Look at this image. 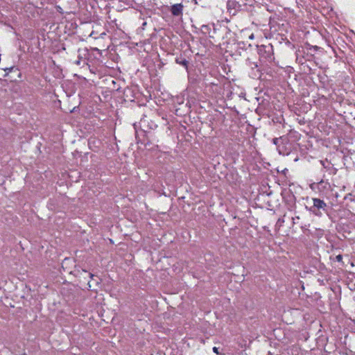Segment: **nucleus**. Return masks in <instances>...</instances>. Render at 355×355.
<instances>
[{
	"label": "nucleus",
	"instance_id": "nucleus-1",
	"mask_svg": "<svg viewBox=\"0 0 355 355\" xmlns=\"http://www.w3.org/2000/svg\"><path fill=\"white\" fill-rule=\"evenodd\" d=\"M140 126L143 127L144 128H147L148 130H155L157 128V124L153 120L144 118L140 121ZM134 128L135 129L136 139H137L139 141H140L141 144H144L145 146L149 144L150 140L148 134H150V132H148V130L146 129H142L141 130V134L143 135L144 138L141 139L139 138V133L137 130L136 124H134Z\"/></svg>",
	"mask_w": 355,
	"mask_h": 355
},
{
	"label": "nucleus",
	"instance_id": "nucleus-2",
	"mask_svg": "<svg viewBox=\"0 0 355 355\" xmlns=\"http://www.w3.org/2000/svg\"><path fill=\"white\" fill-rule=\"evenodd\" d=\"M313 205L309 209V210L315 216L321 217L323 213L329 215L328 206L327 203L320 198H313Z\"/></svg>",
	"mask_w": 355,
	"mask_h": 355
},
{
	"label": "nucleus",
	"instance_id": "nucleus-3",
	"mask_svg": "<svg viewBox=\"0 0 355 355\" xmlns=\"http://www.w3.org/2000/svg\"><path fill=\"white\" fill-rule=\"evenodd\" d=\"M6 71L4 76L8 77L10 81L17 82L18 78H21V73L17 67H10L3 69Z\"/></svg>",
	"mask_w": 355,
	"mask_h": 355
},
{
	"label": "nucleus",
	"instance_id": "nucleus-4",
	"mask_svg": "<svg viewBox=\"0 0 355 355\" xmlns=\"http://www.w3.org/2000/svg\"><path fill=\"white\" fill-rule=\"evenodd\" d=\"M81 275H87L90 280L88 282L87 285L89 289H94L95 286H98L101 282V279L97 275H94L91 272H88L85 270H83L80 272Z\"/></svg>",
	"mask_w": 355,
	"mask_h": 355
},
{
	"label": "nucleus",
	"instance_id": "nucleus-5",
	"mask_svg": "<svg viewBox=\"0 0 355 355\" xmlns=\"http://www.w3.org/2000/svg\"><path fill=\"white\" fill-rule=\"evenodd\" d=\"M184 8V6L182 3H180L168 7V10L174 17H182L183 15Z\"/></svg>",
	"mask_w": 355,
	"mask_h": 355
},
{
	"label": "nucleus",
	"instance_id": "nucleus-6",
	"mask_svg": "<svg viewBox=\"0 0 355 355\" xmlns=\"http://www.w3.org/2000/svg\"><path fill=\"white\" fill-rule=\"evenodd\" d=\"M213 26V33H211V27L209 25H202L201 27L202 33L204 34H208L210 38L214 39L218 37V31H220V28H217L214 26V24H212Z\"/></svg>",
	"mask_w": 355,
	"mask_h": 355
},
{
	"label": "nucleus",
	"instance_id": "nucleus-7",
	"mask_svg": "<svg viewBox=\"0 0 355 355\" xmlns=\"http://www.w3.org/2000/svg\"><path fill=\"white\" fill-rule=\"evenodd\" d=\"M246 64L248 67H250L252 71V76L253 78H260L261 73L259 65L257 62L251 61L250 59L246 60Z\"/></svg>",
	"mask_w": 355,
	"mask_h": 355
},
{
	"label": "nucleus",
	"instance_id": "nucleus-8",
	"mask_svg": "<svg viewBox=\"0 0 355 355\" xmlns=\"http://www.w3.org/2000/svg\"><path fill=\"white\" fill-rule=\"evenodd\" d=\"M284 202L292 206L295 204L296 198L293 192L289 191L285 196L283 197Z\"/></svg>",
	"mask_w": 355,
	"mask_h": 355
},
{
	"label": "nucleus",
	"instance_id": "nucleus-9",
	"mask_svg": "<svg viewBox=\"0 0 355 355\" xmlns=\"http://www.w3.org/2000/svg\"><path fill=\"white\" fill-rule=\"evenodd\" d=\"M175 62L183 66L184 68L188 69L189 67V61L182 55L175 58Z\"/></svg>",
	"mask_w": 355,
	"mask_h": 355
},
{
	"label": "nucleus",
	"instance_id": "nucleus-10",
	"mask_svg": "<svg viewBox=\"0 0 355 355\" xmlns=\"http://www.w3.org/2000/svg\"><path fill=\"white\" fill-rule=\"evenodd\" d=\"M238 49L243 50H248V49H251L252 45L251 44H248V42L241 41L237 43Z\"/></svg>",
	"mask_w": 355,
	"mask_h": 355
},
{
	"label": "nucleus",
	"instance_id": "nucleus-11",
	"mask_svg": "<svg viewBox=\"0 0 355 355\" xmlns=\"http://www.w3.org/2000/svg\"><path fill=\"white\" fill-rule=\"evenodd\" d=\"M344 199H345V200H349L350 202H355V196H353L352 193H347V194L345 196Z\"/></svg>",
	"mask_w": 355,
	"mask_h": 355
},
{
	"label": "nucleus",
	"instance_id": "nucleus-12",
	"mask_svg": "<svg viewBox=\"0 0 355 355\" xmlns=\"http://www.w3.org/2000/svg\"><path fill=\"white\" fill-rule=\"evenodd\" d=\"M282 141V137L279 138H273L272 143L277 146V148H279V143Z\"/></svg>",
	"mask_w": 355,
	"mask_h": 355
},
{
	"label": "nucleus",
	"instance_id": "nucleus-13",
	"mask_svg": "<svg viewBox=\"0 0 355 355\" xmlns=\"http://www.w3.org/2000/svg\"><path fill=\"white\" fill-rule=\"evenodd\" d=\"M334 261H336L339 263H341L342 266L344 265V263L343 261V256L342 254H338L337 256H336V257L333 259Z\"/></svg>",
	"mask_w": 355,
	"mask_h": 355
},
{
	"label": "nucleus",
	"instance_id": "nucleus-14",
	"mask_svg": "<svg viewBox=\"0 0 355 355\" xmlns=\"http://www.w3.org/2000/svg\"><path fill=\"white\" fill-rule=\"evenodd\" d=\"M308 46H309L308 49L309 50H313L314 51H317L320 49V47H319L318 46H313V45H310V44H308Z\"/></svg>",
	"mask_w": 355,
	"mask_h": 355
},
{
	"label": "nucleus",
	"instance_id": "nucleus-15",
	"mask_svg": "<svg viewBox=\"0 0 355 355\" xmlns=\"http://www.w3.org/2000/svg\"><path fill=\"white\" fill-rule=\"evenodd\" d=\"M284 222L283 218H279L277 221L276 225H281Z\"/></svg>",
	"mask_w": 355,
	"mask_h": 355
},
{
	"label": "nucleus",
	"instance_id": "nucleus-16",
	"mask_svg": "<svg viewBox=\"0 0 355 355\" xmlns=\"http://www.w3.org/2000/svg\"><path fill=\"white\" fill-rule=\"evenodd\" d=\"M213 352L217 354H218V349L216 347H213Z\"/></svg>",
	"mask_w": 355,
	"mask_h": 355
},
{
	"label": "nucleus",
	"instance_id": "nucleus-17",
	"mask_svg": "<svg viewBox=\"0 0 355 355\" xmlns=\"http://www.w3.org/2000/svg\"><path fill=\"white\" fill-rule=\"evenodd\" d=\"M266 58L268 60H271L273 58H272V55H270L268 53V55H267V56H266Z\"/></svg>",
	"mask_w": 355,
	"mask_h": 355
},
{
	"label": "nucleus",
	"instance_id": "nucleus-18",
	"mask_svg": "<svg viewBox=\"0 0 355 355\" xmlns=\"http://www.w3.org/2000/svg\"><path fill=\"white\" fill-rule=\"evenodd\" d=\"M56 9H57V10H58L59 12H60V13H62V8H61V7H60V6H58L56 7Z\"/></svg>",
	"mask_w": 355,
	"mask_h": 355
},
{
	"label": "nucleus",
	"instance_id": "nucleus-19",
	"mask_svg": "<svg viewBox=\"0 0 355 355\" xmlns=\"http://www.w3.org/2000/svg\"><path fill=\"white\" fill-rule=\"evenodd\" d=\"M254 34H253V33H252V34L249 36V39H250V40H253V39H254Z\"/></svg>",
	"mask_w": 355,
	"mask_h": 355
},
{
	"label": "nucleus",
	"instance_id": "nucleus-20",
	"mask_svg": "<svg viewBox=\"0 0 355 355\" xmlns=\"http://www.w3.org/2000/svg\"><path fill=\"white\" fill-rule=\"evenodd\" d=\"M75 63L77 64V65H80V58H79L78 60L76 61Z\"/></svg>",
	"mask_w": 355,
	"mask_h": 355
},
{
	"label": "nucleus",
	"instance_id": "nucleus-21",
	"mask_svg": "<svg viewBox=\"0 0 355 355\" xmlns=\"http://www.w3.org/2000/svg\"><path fill=\"white\" fill-rule=\"evenodd\" d=\"M320 163L322 164V166H324V168H327V166H325V164H324V161H322V160H321V161H320Z\"/></svg>",
	"mask_w": 355,
	"mask_h": 355
},
{
	"label": "nucleus",
	"instance_id": "nucleus-22",
	"mask_svg": "<svg viewBox=\"0 0 355 355\" xmlns=\"http://www.w3.org/2000/svg\"><path fill=\"white\" fill-rule=\"evenodd\" d=\"M287 171H288V169L285 168V169L282 171V173H283L284 174H286V173Z\"/></svg>",
	"mask_w": 355,
	"mask_h": 355
},
{
	"label": "nucleus",
	"instance_id": "nucleus-23",
	"mask_svg": "<svg viewBox=\"0 0 355 355\" xmlns=\"http://www.w3.org/2000/svg\"><path fill=\"white\" fill-rule=\"evenodd\" d=\"M322 355H328V352L327 351H324V352Z\"/></svg>",
	"mask_w": 355,
	"mask_h": 355
},
{
	"label": "nucleus",
	"instance_id": "nucleus-24",
	"mask_svg": "<svg viewBox=\"0 0 355 355\" xmlns=\"http://www.w3.org/2000/svg\"><path fill=\"white\" fill-rule=\"evenodd\" d=\"M237 4H238V8H241V4L239 3V2H237Z\"/></svg>",
	"mask_w": 355,
	"mask_h": 355
},
{
	"label": "nucleus",
	"instance_id": "nucleus-25",
	"mask_svg": "<svg viewBox=\"0 0 355 355\" xmlns=\"http://www.w3.org/2000/svg\"><path fill=\"white\" fill-rule=\"evenodd\" d=\"M323 182H324V181H323L322 180H321L318 182V184H322V183H323Z\"/></svg>",
	"mask_w": 355,
	"mask_h": 355
},
{
	"label": "nucleus",
	"instance_id": "nucleus-26",
	"mask_svg": "<svg viewBox=\"0 0 355 355\" xmlns=\"http://www.w3.org/2000/svg\"><path fill=\"white\" fill-rule=\"evenodd\" d=\"M332 170L334 171V173H336V168H332Z\"/></svg>",
	"mask_w": 355,
	"mask_h": 355
},
{
	"label": "nucleus",
	"instance_id": "nucleus-27",
	"mask_svg": "<svg viewBox=\"0 0 355 355\" xmlns=\"http://www.w3.org/2000/svg\"><path fill=\"white\" fill-rule=\"evenodd\" d=\"M232 3V4L234 3V2H233V1H228V3H229V4H230V3Z\"/></svg>",
	"mask_w": 355,
	"mask_h": 355
},
{
	"label": "nucleus",
	"instance_id": "nucleus-28",
	"mask_svg": "<svg viewBox=\"0 0 355 355\" xmlns=\"http://www.w3.org/2000/svg\"><path fill=\"white\" fill-rule=\"evenodd\" d=\"M268 49H270V50H272V46H270V47H268Z\"/></svg>",
	"mask_w": 355,
	"mask_h": 355
},
{
	"label": "nucleus",
	"instance_id": "nucleus-29",
	"mask_svg": "<svg viewBox=\"0 0 355 355\" xmlns=\"http://www.w3.org/2000/svg\"><path fill=\"white\" fill-rule=\"evenodd\" d=\"M268 355H272L270 352H269Z\"/></svg>",
	"mask_w": 355,
	"mask_h": 355
}]
</instances>
